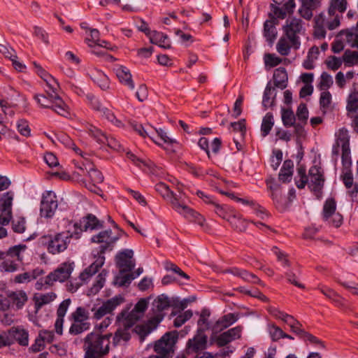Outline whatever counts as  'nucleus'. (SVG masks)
<instances>
[{"label": "nucleus", "instance_id": "11", "mask_svg": "<svg viewBox=\"0 0 358 358\" xmlns=\"http://www.w3.org/2000/svg\"><path fill=\"white\" fill-rule=\"evenodd\" d=\"M266 182L275 207L280 211L285 210L289 206L291 199L282 196L280 186L275 183L273 179H267Z\"/></svg>", "mask_w": 358, "mask_h": 358}, {"label": "nucleus", "instance_id": "15", "mask_svg": "<svg viewBox=\"0 0 358 358\" xmlns=\"http://www.w3.org/2000/svg\"><path fill=\"white\" fill-rule=\"evenodd\" d=\"M25 248H10L7 253H5L3 261L0 265L2 270L6 272H14L18 268V263L22 261L20 253L22 249Z\"/></svg>", "mask_w": 358, "mask_h": 358}, {"label": "nucleus", "instance_id": "27", "mask_svg": "<svg viewBox=\"0 0 358 358\" xmlns=\"http://www.w3.org/2000/svg\"><path fill=\"white\" fill-rule=\"evenodd\" d=\"M88 75L93 82L97 84L101 89L105 90L109 87V80L107 76L101 71L92 68L89 70Z\"/></svg>", "mask_w": 358, "mask_h": 358}, {"label": "nucleus", "instance_id": "2", "mask_svg": "<svg viewBox=\"0 0 358 358\" xmlns=\"http://www.w3.org/2000/svg\"><path fill=\"white\" fill-rule=\"evenodd\" d=\"M111 336V334H88L83 339L84 358H103L110 351Z\"/></svg>", "mask_w": 358, "mask_h": 358}, {"label": "nucleus", "instance_id": "26", "mask_svg": "<svg viewBox=\"0 0 358 358\" xmlns=\"http://www.w3.org/2000/svg\"><path fill=\"white\" fill-rule=\"evenodd\" d=\"M115 71L120 82L127 86L130 90H134L135 87L132 76L130 71L125 66H118L115 69Z\"/></svg>", "mask_w": 358, "mask_h": 358}, {"label": "nucleus", "instance_id": "23", "mask_svg": "<svg viewBox=\"0 0 358 358\" xmlns=\"http://www.w3.org/2000/svg\"><path fill=\"white\" fill-rule=\"evenodd\" d=\"M8 334L13 343L16 341L22 346L29 345V332L20 327H13L8 330Z\"/></svg>", "mask_w": 358, "mask_h": 358}, {"label": "nucleus", "instance_id": "64", "mask_svg": "<svg viewBox=\"0 0 358 358\" xmlns=\"http://www.w3.org/2000/svg\"><path fill=\"white\" fill-rule=\"evenodd\" d=\"M17 129L21 135L26 137L30 136L31 129L27 120L24 119L19 120L17 122Z\"/></svg>", "mask_w": 358, "mask_h": 358}, {"label": "nucleus", "instance_id": "13", "mask_svg": "<svg viewBox=\"0 0 358 358\" xmlns=\"http://www.w3.org/2000/svg\"><path fill=\"white\" fill-rule=\"evenodd\" d=\"M75 231H62L54 236L52 235V245L50 246H67L68 245H76V241L80 238V231H78V223L73 225Z\"/></svg>", "mask_w": 358, "mask_h": 358}, {"label": "nucleus", "instance_id": "28", "mask_svg": "<svg viewBox=\"0 0 358 358\" xmlns=\"http://www.w3.org/2000/svg\"><path fill=\"white\" fill-rule=\"evenodd\" d=\"M339 36L345 40L350 47L358 49V20L355 27L341 31Z\"/></svg>", "mask_w": 358, "mask_h": 358}, {"label": "nucleus", "instance_id": "40", "mask_svg": "<svg viewBox=\"0 0 358 358\" xmlns=\"http://www.w3.org/2000/svg\"><path fill=\"white\" fill-rule=\"evenodd\" d=\"M273 80L275 87H276L283 90L287 87V74L285 68L280 67L275 70Z\"/></svg>", "mask_w": 358, "mask_h": 358}, {"label": "nucleus", "instance_id": "30", "mask_svg": "<svg viewBox=\"0 0 358 358\" xmlns=\"http://www.w3.org/2000/svg\"><path fill=\"white\" fill-rule=\"evenodd\" d=\"M37 74L46 83L50 90L57 92L59 88V83L51 75L47 73L40 65L34 62Z\"/></svg>", "mask_w": 358, "mask_h": 358}, {"label": "nucleus", "instance_id": "3", "mask_svg": "<svg viewBox=\"0 0 358 358\" xmlns=\"http://www.w3.org/2000/svg\"><path fill=\"white\" fill-rule=\"evenodd\" d=\"M343 15L327 10V14L320 13L315 18L313 35L316 38L322 39L326 36L327 31L334 30L340 27Z\"/></svg>", "mask_w": 358, "mask_h": 358}, {"label": "nucleus", "instance_id": "35", "mask_svg": "<svg viewBox=\"0 0 358 358\" xmlns=\"http://www.w3.org/2000/svg\"><path fill=\"white\" fill-rule=\"evenodd\" d=\"M80 170L82 172L80 174H85L86 171L91 182L93 183L100 184L103 181L102 173L92 164H86L85 165V168L80 167Z\"/></svg>", "mask_w": 358, "mask_h": 358}, {"label": "nucleus", "instance_id": "62", "mask_svg": "<svg viewBox=\"0 0 358 358\" xmlns=\"http://www.w3.org/2000/svg\"><path fill=\"white\" fill-rule=\"evenodd\" d=\"M296 117L299 122L306 124L308 118V110L305 103H301L296 110Z\"/></svg>", "mask_w": 358, "mask_h": 358}, {"label": "nucleus", "instance_id": "46", "mask_svg": "<svg viewBox=\"0 0 358 358\" xmlns=\"http://www.w3.org/2000/svg\"><path fill=\"white\" fill-rule=\"evenodd\" d=\"M86 131L96 141L101 144H105L106 141V134L92 124H88L86 126Z\"/></svg>", "mask_w": 358, "mask_h": 358}, {"label": "nucleus", "instance_id": "41", "mask_svg": "<svg viewBox=\"0 0 358 358\" xmlns=\"http://www.w3.org/2000/svg\"><path fill=\"white\" fill-rule=\"evenodd\" d=\"M132 327L127 326V323L123 322V327L119 328L115 333L113 336V343L117 345L122 341H128L131 338V329Z\"/></svg>", "mask_w": 358, "mask_h": 358}, {"label": "nucleus", "instance_id": "1", "mask_svg": "<svg viewBox=\"0 0 358 358\" xmlns=\"http://www.w3.org/2000/svg\"><path fill=\"white\" fill-rule=\"evenodd\" d=\"M155 189L164 199L170 203L172 208L176 211L182 215L189 221L194 222L200 226H203L205 222L203 217L188 207L184 199H182L180 196H178L177 194L169 189V187L166 184L159 182L156 184Z\"/></svg>", "mask_w": 358, "mask_h": 358}, {"label": "nucleus", "instance_id": "21", "mask_svg": "<svg viewBox=\"0 0 358 358\" xmlns=\"http://www.w3.org/2000/svg\"><path fill=\"white\" fill-rule=\"evenodd\" d=\"M242 329L243 328L241 326H237L223 332L217 336L216 340L217 344L222 347L234 340L240 338Z\"/></svg>", "mask_w": 358, "mask_h": 358}, {"label": "nucleus", "instance_id": "48", "mask_svg": "<svg viewBox=\"0 0 358 358\" xmlns=\"http://www.w3.org/2000/svg\"><path fill=\"white\" fill-rule=\"evenodd\" d=\"M274 124L273 116L271 113H267L263 117L261 126L262 134L264 137L266 136Z\"/></svg>", "mask_w": 358, "mask_h": 358}, {"label": "nucleus", "instance_id": "14", "mask_svg": "<svg viewBox=\"0 0 358 358\" xmlns=\"http://www.w3.org/2000/svg\"><path fill=\"white\" fill-rule=\"evenodd\" d=\"M115 264L121 273L131 272L136 266L132 250H123L115 256Z\"/></svg>", "mask_w": 358, "mask_h": 358}, {"label": "nucleus", "instance_id": "55", "mask_svg": "<svg viewBox=\"0 0 358 358\" xmlns=\"http://www.w3.org/2000/svg\"><path fill=\"white\" fill-rule=\"evenodd\" d=\"M73 322H88L89 315L87 311L83 307H78L71 315Z\"/></svg>", "mask_w": 358, "mask_h": 358}, {"label": "nucleus", "instance_id": "61", "mask_svg": "<svg viewBox=\"0 0 358 358\" xmlns=\"http://www.w3.org/2000/svg\"><path fill=\"white\" fill-rule=\"evenodd\" d=\"M164 266L166 271H171L173 273L178 274L182 278H185L186 280L189 279V276L187 274L183 272L176 264L172 263L171 262L166 261L164 263Z\"/></svg>", "mask_w": 358, "mask_h": 358}, {"label": "nucleus", "instance_id": "25", "mask_svg": "<svg viewBox=\"0 0 358 358\" xmlns=\"http://www.w3.org/2000/svg\"><path fill=\"white\" fill-rule=\"evenodd\" d=\"M8 300L12 307L17 309H21L28 300V297L25 292L22 290H17L8 294Z\"/></svg>", "mask_w": 358, "mask_h": 358}, {"label": "nucleus", "instance_id": "37", "mask_svg": "<svg viewBox=\"0 0 358 358\" xmlns=\"http://www.w3.org/2000/svg\"><path fill=\"white\" fill-rule=\"evenodd\" d=\"M130 125L132 129L141 136L145 138L147 136L150 137L155 143L160 144L154 135H153V128L152 127H149V128H145L141 124L138 123L136 122H130Z\"/></svg>", "mask_w": 358, "mask_h": 358}, {"label": "nucleus", "instance_id": "4", "mask_svg": "<svg viewBox=\"0 0 358 358\" xmlns=\"http://www.w3.org/2000/svg\"><path fill=\"white\" fill-rule=\"evenodd\" d=\"M48 96L36 94L34 99L41 107L50 108L58 115L67 117L70 115L69 107L63 99L55 92L46 90Z\"/></svg>", "mask_w": 358, "mask_h": 358}, {"label": "nucleus", "instance_id": "6", "mask_svg": "<svg viewBox=\"0 0 358 358\" xmlns=\"http://www.w3.org/2000/svg\"><path fill=\"white\" fill-rule=\"evenodd\" d=\"M178 338V332L176 331L166 333L154 345V350L157 355L146 358H170L173 353V348Z\"/></svg>", "mask_w": 358, "mask_h": 358}, {"label": "nucleus", "instance_id": "19", "mask_svg": "<svg viewBox=\"0 0 358 358\" xmlns=\"http://www.w3.org/2000/svg\"><path fill=\"white\" fill-rule=\"evenodd\" d=\"M164 314H157L151 317L147 324L136 325L131 331L139 336L140 341L142 342L145 338L163 320Z\"/></svg>", "mask_w": 358, "mask_h": 358}, {"label": "nucleus", "instance_id": "58", "mask_svg": "<svg viewBox=\"0 0 358 358\" xmlns=\"http://www.w3.org/2000/svg\"><path fill=\"white\" fill-rule=\"evenodd\" d=\"M333 83L331 76L327 72H323L320 76L318 87L320 90L327 91L333 85Z\"/></svg>", "mask_w": 358, "mask_h": 358}, {"label": "nucleus", "instance_id": "50", "mask_svg": "<svg viewBox=\"0 0 358 358\" xmlns=\"http://www.w3.org/2000/svg\"><path fill=\"white\" fill-rule=\"evenodd\" d=\"M133 280L134 279L131 272L121 273L119 271V274L114 279V284L119 287H128Z\"/></svg>", "mask_w": 358, "mask_h": 358}, {"label": "nucleus", "instance_id": "63", "mask_svg": "<svg viewBox=\"0 0 358 358\" xmlns=\"http://www.w3.org/2000/svg\"><path fill=\"white\" fill-rule=\"evenodd\" d=\"M282 59L279 57H277L274 54H266L264 56V63L266 66L269 67H275L282 63Z\"/></svg>", "mask_w": 358, "mask_h": 358}, {"label": "nucleus", "instance_id": "16", "mask_svg": "<svg viewBox=\"0 0 358 358\" xmlns=\"http://www.w3.org/2000/svg\"><path fill=\"white\" fill-rule=\"evenodd\" d=\"M14 197L13 192L4 193L1 198L0 203V224L3 226L8 224L12 218V204Z\"/></svg>", "mask_w": 358, "mask_h": 358}, {"label": "nucleus", "instance_id": "45", "mask_svg": "<svg viewBox=\"0 0 358 358\" xmlns=\"http://www.w3.org/2000/svg\"><path fill=\"white\" fill-rule=\"evenodd\" d=\"M57 297L55 292H50L45 294H41L34 297L35 306L36 310L40 309L45 304L50 303L53 301Z\"/></svg>", "mask_w": 358, "mask_h": 358}, {"label": "nucleus", "instance_id": "22", "mask_svg": "<svg viewBox=\"0 0 358 358\" xmlns=\"http://www.w3.org/2000/svg\"><path fill=\"white\" fill-rule=\"evenodd\" d=\"M71 299L64 300L58 306L57 310V320L55 323V331L57 334L62 335L63 333L64 317L71 304Z\"/></svg>", "mask_w": 358, "mask_h": 358}, {"label": "nucleus", "instance_id": "20", "mask_svg": "<svg viewBox=\"0 0 358 358\" xmlns=\"http://www.w3.org/2000/svg\"><path fill=\"white\" fill-rule=\"evenodd\" d=\"M207 344V336L203 333V330L199 329L198 334L193 338L189 339L187 343L185 352L187 355L196 354L203 350Z\"/></svg>", "mask_w": 358, "mask_h": 358}, {"label": "nucleus", "instance_id": "17", "mask_svg": "<svg viewBox=\"0 0 358 358\" xmlns=\"http://www.w3.org/2000/svg\"><path fill=\"white\" fill-rule=\"evenodd\" d=\"M124 298L121 295L115 296L104 301L97 309L92 308L94 318L100 320L105 315L111 314L117 306L124 302Z\"/></svg>", "mask_w": 358, "mask_h": 358}, {"label": "nucleus", "instance_id": "9", "mask_svg": "<svg viewBox=\"0 0 358 358\" xmlns=\"http://www.w3.org/2000/svg\"><path fill=\"white\" fill-rule=\"evenodd\" d=\"M58 208L56 194L52 191H45L42 194L40 205V215L42 217L52 218Z\"/></svg>", "mask_w": 358, "mask_h": 358}, {"label": "nucleus", "instance_id": "36", "mask_svg": "<svg viewBox=\"0 0 358 358\" xmlns=\"http://www.w3.org/2000/svg\"><path fill=\"white\" fill-rule=\"evenodd\" d=\"M278 23V22H275V20L269 19L266 20L264 24V36L266 41L271 43L276 38L278 31L275 25Z\"/></svg>", "mask_w": 358, "mask_h": 358}, {"label": "nucleus", "instance_id": "39", "mask_svg": "<svg viewBox=\"0 0 358 358\" xmlns=\"http://www.w3.org/2000/svg\"><path fill=\"white\" fill-rule=\"evenodd\" d=\"M238 319V315L235 313H228L220 318L216 322L214 329L217 330H222L229 327L235 323Z\"/></svg>", "mask_w": 358, "mask_h": 358}, {"label": "nucleus", "instance_id": "54", "mask_svg": "<svg viewBox=\"0 0 358 358\" xmlns=\"http://www.w3.org/2000/svg\"><path fill=\"white\" fill-rule=\"evenodd\" d=\"M348 112L355 113L358 110V92H351L347 99Z\"/></svg>", "mask_w": 358, "mask_h": 358}, {"label": "nucleus", "instance_id": "29", "mask_svg": "<svg viewBox=\"0 0 358 358\" xmlns=\"http://www.w3.org/2000/svg\"><path fill=\"white\" fill-rule=\"evenodd\" d=\"M105 257L103 255H100L94 262H93L90 266L85 268L83 272L80 275V280L83 282L87 281L93 275H94L99 269L103 265Z\"/></svg>", "mask_w": 358, "mask_h": 358}, {"label": "nucleus", "instance_id": "12", "mask_svg": "<svg viewBox=\"0 0 358 358\" xmlns=\"http://www.w3.org/2000/svg\"><path fill=\"white\" fill-rule=\"evenodd\" d=\"M324 183V177L321 168L317 166H311L308 171V187L317 198L321 196Z\"/></svg>", "mask_w": 358, "mask_h": 358}, {"label": "nucleus", "instance_id": "31", "mask_svg": "<svg viewBox=\"0 0 358 358\" xmlns=\"http://www.w3.org/2000/svg\"><path fill=\"white\" fill-rule=\"evenodd\" d=\"M127 157L134 164H136L143 170L146 171L148 169L153 174L157 173V171L155 170V169H157V166L151 161L141 159L130 152H127Z\"/></svg>", "mask_w": 358, "mask_h": 358}, {"label": "nucleus", "instance_id": "42", "mask_svg": "<svg viewBox=\"0 0 358 358\" xmlns=\"http://www.w3.org/2000/svg\"><path fill=\"white\" fill-rule=\"evenodd\" d=\"M291 48L294 49L292 43H290L288 37L283 34L276 44L278 52L282 56H287L290 53Z\"/></svg>", "mask_w": 358, "mask_h": 358}, {"label": "nucleus", "instance_id": "51", "mask_svg": "<svg viewBox=\"0 0 358 358\" xmlns=\"http://www.w3.org/2000/svg\"><path fill=\"white\" fill-rule=\"evenodd\" d=\"M90 328V322H73L71 324L69 331L70 334L76 336L89 330Z\"/></svg>", "mask_w": 358, "mask_h": 358}, {"label": "nucleus", "instance_id": "52", "mask_svg": "<svg viewBox=\"0 0 358 358\" xmlns=\"http://www.w3.org/2000/svg\"><path fill=\"white\" fill-rule=\"evenodd\" d=\"M231 227L238 231H243L246 229L245 222L241 219V216L234 213L232 215H230V218H229V221Z\"/></svg>", "mask_w": 358, "mask_h": 358}, {"label": "nucleus", "instance_id": "34", "mask_svg": "<svg viewBox=\"0 0 358 358\" xmlns=\"http://www.w3.org/2000/svg\"><path fill=\"white\" fill-rule=\"evenodd\" d=\"M149 38L152 44H156L165 49L171 48V43L167 35L162 32L153 31L149 33Z\"/></svg>", "mask_w": 358, "mask_h": 358}, {"label": "nucleus", "instance_id": "53", "mask_svg": "<svg viewBox=\"0 0 358 358\" xmlns=\"http://www.w3.org/2000/svg\"><path fill=\"white\" fill-rule=\"evenodd\" d=\"M345 65L351 66L358 64V51L346 50L343 55Z\"/></svg>", "mask_w": 358, "mask_h": 358}, {"label": "nucleus", "instance_id": "18", "mask_svg": "<svg viewBox=\"0 0 358 358\" xmlns=\"http://www.w3.org/2000/svg\"><path fill=\"white\" fill-rule=\"evenodd\" d=\"M296 7L294 0H288L282 7L278 6V4H271V12L268 14V17L271 20H275V22H278V19L283 20L287 15L293 13L294 10Z\"/></svg>", "mask_w": 358, "mask_h": 358}, {"label": "nucleus", "instance_id": "43", "mask_svg": "<svg viewBox=\"0 0 358 358\" xmlns=\"http://www.w3.org/2000/svg\"><path fill=\"white\" fill-rule=\"evenodd\" d=\"M57 141L62 143L65 147L72 149L76 154L83 156V153L79 148H78L72 139L66 134L59 133L55 134Z\"/></svg>", "mask_w": 358, "mask_h": 358}, {"label": "nucleus", "instance_id": "57", "mask_svg": "<svg viewBox=\"0 0 358 358\" xmlns=\"http://www.w3.org/2000/svg\"><path fill=\"white\" fill-rule=\"evenodd\" d=\"M100 113L103 117L106 118L115 126L117 127H122L124 126L122 121L117 119L115 114L108 108H104Z\"/></svg>", "mask_w": 358, "mask_h": 358}, {"label": "nucleus", "instance_id": "38", "mask_svg": "<svg viewBox=\"0 0 358 358\" xmlns=\"http://www.w3.org/2000/svg\"><path fill=\"white\" fill-rule=\"evenodd\" d=\"M338 141L341 142L342 164L345 169H349L352 164L349 139L347 138H339Z\"/></svg>", "mask_w": 358, "mask_h": 358}, {"label": "nucleus", "instance_id": "60", "mask_svg": "<svg viewBox=\"0 0 358 358\" xmlns=\"http://www.w3.org/2000/svg\"><path fill=\"white\" fill-rule=\"evenodd\" d=\"M192 312L190 310H186L178 315L173 321L176 327H180L192 317Z\"/></svg>", "mask_w": 358, "mask_h": 358}, {"label": "nucleus", "instance_id": "56", "mask_svg": "<svg viewBox=\"0 0 358 358\" xmlns=\"http://www.w3.org/2000/svg\"><path fill=\"white\" fill-rule=\"evenodd\" d=\"M282 121L285 127L294 125L296 117L291 109H282Z\"/></svg>", "mask_w": 358, "mask_h": 358}, {"label": "nucleus", "instance_id": "47", "mask_svg": "<svg viewBox=\"0 0 358 358\" xmlns=\"http://www.w3.org/2000/svg\"><path fill=\"white\" fill-rule=\"evenodd\" d=\"M347 0H329L328 9L343 15L348 8Z\"/></svg>", "mask_w": 358, "mask_h": 358}, {"label": "nucleus", "instance_id": "49", "mask_svg": "<svg viewBox=\"0 0 358 358\" xmlns=\"http://www.w3.org/2000/svg\"><path fill=\"white\" fill-rule=\"evenodd\" d=\"M214 207L215 213L220 217L229 221L230 215H232L235 212L233 209L229 208L225 205H220L215 202L213 206Z\"/></svg>", "mask_w": 358, "mask_h": 358}, {"label": "nucleus", "instance_id": "24", "mask_svg": "<svg viewBox=\"0 0 358 358\" xmlns=\"http://www.w3.org/2000/svg\"><path fill=\"white\" fill-rule=\"evenodd\" d=\"M103 224V222L99 220L95 215L89 214L83 218V221H80V226L78 225V230L79 229L80 233L83 230H93L102 227Z\"/></svg>", "mask_w": 358, "mask_h": 358}, {"label": "nucleus", "instance_id": "5", "mask_svg": "<svg viewBox=\"0 0 358 358\" xmlns=\"http://www.w3.org/2000/svg\"><path fill=\"white\" fill-rule=\"evenodd\" d=\"M283 34L288 37L290 43H292L294 50H299L301 46V36L305 34V23L297 17L289 18L282 27Z\"/></svg>", "mask_w": 358, "mask_h": 358}, {"label": "nucleus", "instance_id": "44", "mask_svg": "<svg viewBox=\"0 0 358 358\" xmlns=\"http://www.w3.org/2000/svg\"><path fill=\"white\" fill-rule=\"evenodd\" d=\"M120 317L124 318L123 322L127 323V326L133 327V325L140 320L143 315L139 313L135 312V310L133 308L132 310L129 313H127V311H122V313L117 316V319H120Z\"/></svg>", "mask_w": 358, "mask_h": 358}, {"label": "nucleus", "instance_id": "32", "mask_svg": "<svg viewBox=\"0 0 358 358\" xmlns=\"http://www.w3.org/2000/svg\"><path fill=\"white\" fill-rule=\"evenodd\" d=\"M175 305V299H170L164 294L159 295L152 303L153 308L159 312L158 314H163V310Z\"/></svg>", "mask_w": 358, "mask_h": 358}, {"label": "nucleus", "instance_id": "59", "mask_svg": "<svg viewBox=\"0 0 358 358\" xmlns=\"http://www.w3.org/2000/svg\"><path fill=\"white\" fill-rule=\"evenodd\" d=\"M343 62V58L341 59L336 56H329L325 60V64L329 69L336 71L341 66Z\"/></svg>", "mask_w": 358, "mask_h": 358}, {"label": "nucleus", "instance_id": "7", "mask_svg": "<svg viewBox=\"0 0 358 358\" xmlns=\"http://www.w3.org/2000/svg\"><path fill=\"white\" fill-rule=\"evenodd\" d=\"M112 229L101 230L91 237L92 243L101 245V246H110L116 244L117 241L123 236H127L118 225L111 220Z\"/></svg>", "mask_w": 358, "mask_h": 358}, {"label": "nucleus", "instance_id": "33", "mask_svg": "<svg viewBox=\"0 0 358 358\" xmlns=\"http://www.w3.org/2000/svg\"><path fill=\"white\" fill-rule=\"evenodd\" d=\"M276 96V90L268 83L264 92L262 106L265 110L274 106Z\"/></svg>", "mask_w": 358, "mask_h": 358}, {"label": "nucleus", "instance_id": "10", "mask_svg": "<svg viewBox=\"0 0 358 358\" xmlns=\"http://www.w3.org/2000/svg\"><path fill=\"white\" fill-rule=\"evenodd\" d=\"M336 210V203L335 199L333 198L327 199L323 206V220L334 227H339L343 223V216Z\"/></svg>", "mask_w": 358, "mask_h": 358}, {"label": "nucleus", "instance_id": "8", "mask_svg": "<svg viewBox=\"0 0 358 358\" xmlns=\"http://www.w3.org/2000/svg\"><path fill=\"white\" fill-rule=\"evenodd\" d=\"M73 270V263H63L46 277L39 279L36 283V288L41 289L43 286H51L55 282H64L70 277Z\"/></svg>", "mask_w": 358, "mask_h": 358}]
</instances>
